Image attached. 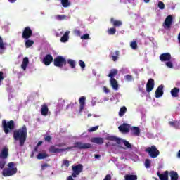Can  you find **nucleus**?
Returning <instances> with one entry per match:
<instances>
[{"mask_svg":"<svg viewBox=\"0 0 180 180\" xmlns=\"http://www.w3.org/2000/svg\"><path fill=\"white\" fill-rule=\"evenodd\" d=\"M71 148H79V150H86L88 148H92V145L91 143H85L82 142H75L74 143V147H68L66 148H57L56 146L51 145L49 148V153H53L56 154L57 153H63V151H67V150H71Z\"/></svg>","mask_w":180,"mask_h":180,"instance_id":"nucleus-1","label":"nucleus"},{"mask_svg":"<svg viewBox=\"0 0 180 180\" xmlns=\"http://www.w3.org/2000/svg\"><path fill=\"white\" fill-rule=\"evenodd\" d=\"M27 139V128L23 125L21 128L13 131V139L15 141H19L20 147H23L26 139Z\"/></svg>","mask_w":180,"mask_h":180,"instance_id":"nucleus-2","label":"nucleus"},{"mask_svg":"<svg viewBox=\"0 0 180 180\" xmlns=\"http://www.w3.org/2000/svg\"><path fill=\"white\" fill-rule=\"evenodd\" d=\"M7 167H8L3 169V176H12V175H15L18 172V168L15 167V162H11L8 163Z\"/></svg>","mask_w":180,"mask_h":180,"instance_id":"nucleus-3","label":"nucleus"},{"mask_svg":"<svg viewBox=\"0 0 180 180\" xmlns=\"http://www.w3.org/2000/svg\"><path fill=\"white\" fill-rule=\"evenodd\" d=\"M2 127L4 133L6 134H8L11 130H13V129H15V122L13 120H11L6 122V120H3Z\"/></svg>","mask_w":180,"mask_h":180,"instance_id":"nucleus-4","label":"nucleus"},{"mask_svg":"<svg viewBox=\"0 0 180 180\" xmlns=\"http://www.w3.org/2000/svg\"><path fill=\"white\" fill-rule=\"evenodd\" d=\"M53 65L55 67H58V68H63L67 65V59L61 56H58L53 60Z\"/></svg>","mask_w":180,"mask_h":180,"instance_id":"nucleus-5","label":"nucleus"},{"mask_svg":"<svg viewBox=\"0 0 180 180\" xmlns=\"http://www.w3.org/2000/svg\"><path fill=\"white\" fill-rule=\"evenodd\" d=\"M145 151L148 153V155L151 158H157L160 155V150L157 148V146L153 145L151 147H148Z\"/></svg>","mask_w":180,"mask_h":180,"instance_id":"nucleus-6","label":"nucleus"},{"mask_svg":"<svg viewBox=\"0 0 180 180\" xmlns=\"http://www.w3.org/2000/svg\"><path fill=\"white\" fill-rule=\"evenodd\" d=\"M72 176L73 178H77V176H78V175H79V174H81V172H82V171H84V165H82V164H78L77 165H73L72 167Z\"/></svg>","mask_w":180,"mask_h":180,"instance_id":"nucleus-7","label":"nucleus"},{"mask_svg":"<svg viewBox=\"0 0 180 180\" xmlns=\"http://www.w3.org/2000/svg\"><path fill=\"white\" fill-rule=\"evenodd\" d=\"M33 36V31L30 27H25L22 31V38L25 39H30Z\"/></svg>","mask_w":180,"mask_h":180,"instance_id":"nucleus-8","label":"nucleus"},{"mask_svg":"<svg viewBox=\"0 0 180 180\" xmlns=\"http://www.w3.org/2000/svg\"><path fill=\"white\" fill-rule=\"evenodd\" d=\"M173 18L172 15H168L163 23V27L165 29H171V25H172Z\"/></svg>","mask_w":180,"mask_h":180,"instance_id":"nucleus-9","label":"nucleus"},{"mask_svg":"<svg viewBox=\"0 0 180 180\" xmlns=\"http://www.w3.org/2000/svg\"><path fill=\"white\" fill-rule=\"evenodd\" d=\"M86 101V97L85 96H82L79 98V113H82V112H84V110L85 109Z\"/></svg>","mask_w":180,"mask_h":180,"instance_id":"nucleus-10","label":"nucleus"},{"mask_svg":"<svg viewBox=\"0 0 180 180\" xmlns=\"http://www.w3.org/2000/svg\"><path fill=\"white\" fill-rule=\"evenodd\" d=\"M118 130H120L121 133H129V131H130V125L129 124L124 123L119 126Z\"/></svg>","mask_w":180,"mask_h":180,"instance_id":"nucleus-11","label":"nucleus"},{"mask_svg":"<svg viewBox=\"0 0 180 180\" xmlns=\"http://www.w3.org/2000/svg\"><path fill=\"white\" fill-rule=\"evenodd\" d=\"M53 60V56H51V54H47L44 58L42 63L43 64H44V65H50V64H51Z\"/></svg>","mask_w":180,"mask_h":180,"instance_id":"nucleus-12","label":"nucleus"},{"mask_svg":"<svg viewBox=\"0 0 180 180\" xmlns=\"http://www.w3.org/2000/svg\"><path fill=\"white\" fill-rule=\"evenodd\" d=\"M154 79H149L146 84V92L149 94L153 89H154Z\"/></svg>","mask_w":180,"mask_h":180,"instance_id":"nucleus-13","label":"nucleus"},{"mask_svg":"<svg viewBox=\"0 0 180 180\" xmlns=\"http://www.w3.org/2000/svg\"><path fill=\"white\" fill-rule=\"evenodd\" d=\"M9 155V149L7 147H4L0 153V158L6 160Z\"/></svg>","mask_w":180,"mask_h":180,"instance_id":"nucleus-14","label":"nucleus"},{"mask_svg":"<svg viewBox=\"0 0 180 180\" xmlns=\"http://www.w3.org/2000/svg\"><path fill=\"white\" fill-rule=\"evenodd\" d=\"M164 85H160L155 91V98H161L164 95Z\"/></svg>","mask_w":180,"mask_h":180,"instance_id":"nucleus-15","label":"nucleus"},{"mask_svg":"<svg viewBox=\"0 0 180 180\" xmlns=\"http://www.w3.org/2000/svg\"><path fill=\"white\" fill-rule=\"evenodd\" d=\"M160 60L162 62L164 61H169L171 60V53H165L160 56Z\"/></svg>","mask_w":180,"mask_h":180,"instance_id":"nucleus-16","label":"nucleus"},{"mask_svg":"<svg viewBox=\"0 0 180 180\" xmlns=\"http://www.w3.org/2000/svg\"><path fill=\"white\" fill-rule=\"evenodd\" d=\"M157 175L159 176L160 180H168L169 172L168 171H165L163 174L158 172Z\"/></svg>","mask_w":180,"mask_h":180,"instance_id":"nucleus-17","label":"nucleus"},{"mask_svg":"<svg viewBox=\"0 0 180 180\" xmlns=\"http://www.w3.org/2000/svg\"><path fill=\"white\" fill-rule=\"evenodd\" d=\"M110 85L115 91L119 89V84H117V80L116 79H110Z\"/></svg>","mask_w":180,"mask_h":180,"instance_id":"nucleus-18","label":"nucleus"},{"mask_svg":"<svg viewBox=\"0 0 180 180\" xmlns=\"http://www.w3.org/2000/svg\"><path fill=\"white\" fill-rule=\"evenodd\" d=\"M105 140H108L109 141H115L117 144H120L121 141L120 138H117L115 136H108L105 138Z\"/></svg>","mask_w":180,"mask_h":180,"instance_id":"nucleus-19","label":"nucleus"},{"mask_svg":"<svg viewBox=\"0 0 180 180\" xmlns=\"http://www.w3.org/2000/svg\"><path fill=\"white\" fill-rule=\"evenodd\" d=\"M179 91H180L179 88H177V87L173 88L170 91L172 98H178V96H179Z\"/></svg>","mask_w":180,"mask_h":180,"instance_id":"nucleus-20","label":"nucleus"},{"mask_svg":"<svg viewBox=\"0 0 180 180\" xmlns=\"http://www.w3.org/2000/svg\"><path fill=\"white\" fill-rule=\"evenodd\" d=\"M91 143H94L95 144H98L101 146L103 143V138H101V137L92 138Z\"/></svg>","mask_w":180,"mask_h":180,"instance_id":"nucleus-21","label":"nucleus"},{"mask_svg":"<svg viewBox=\"0 0 180 180\" xmlns=\"http://www.w3.org/2000/svg\"><path fill=\"white\" fill-rule=\"evenodd\" d=\"M132 136H140V128L139 127H133L131 129Z\"/></svg>","mask_w":180,"mask_h":180,"instance_id":"nucleus-22","label":"nucleus"},{"mask_svg":"<svg viewBox=\"0 0 180 180\" xmlns=\"http://www.w3.org/2000/svg\"><path fill=\"white\" fill-rule=\"evenodd\" d=\"M69 34L70 31H67L65 32L63 36L60 38L61 43H67V41H68V39H70Z\"/></svg>","mask_w":180,"mask_h":180,"instance_id":"nucleus-23","label":"nucleus"},{"mask_svg":"<svg viewBox=\"0 0 180 180\" xmlns=\"http://www.w3.org/2000/svg\"><path fill=\"white\" fill-rule=\"evenodd\" d=\"M110 22L113 25L114 27H120V26H122V25H123L122 21L115 20V18H111Z\"/></svg>","mask_w":180,"mask_h":180,"instance_id":"nucleus-24","label":"nucleus"},{"mask_svg":"<svg viewBox=\"0 0 180 180\" xmlns=\"http://www.w3.org/2000/svg\"><path fill=\"white\" fill-rule=\"evenodd\" d=\"M28 64H29V58L27 57L24 58L22 60V63L21 64V68H22V70L25 71Z\"/></svg>","mask_w":180,"mask_h":180,"instance_id":"nucleus-25","label":"nucleus"},{"mask_svg":"<svg viewBox=\"0 0 180 180\" xmlns=\"http://www.w3.org/2000/svg\"><path fill=\"white\" fill-rule=\"evenodd\" d=\"M169 176L171 178V180H178V179L179 178V176L178 175V172L175 171H170Z\"/></svg>","mask_w":180,"mask_h":180,"instance_id":"nucleus-26","label":"nucleus"},{"mask_svg":"<svg viewBox=\"0 0 180 180\" xmlns=\"http://www.w3.org/2000/svg\"><path fill=\"white\" fill-rule=\"evenodd\" d=\"M117 73H118L117 69L111 70L108 75L109 78H110V79H115V77H116Z\"/></svg>","mask_w":180,"mask_h":180,"instance_id":"nucleus-27","label":"nucleus"},{"mask_svg":"<svg viewBox=\"0 0 180 180\" xmlns=\"http://www.w3.org/2000/svg\"><path fill=\"white\" fill-rule=\"evenodd\" d=\"M33 44H34V40H31L29 39H25V46L26 49H29L30 47H32V46H33Z\"/></svg>","mask_w":180,"mask_h":180,"instance_id":"nucleus-28","label":"nucleus"},{"mask_svg":"<svg viewBox=\"0 0 180 180\" xmlns=\"http://www.w3.org/2000/svg\"><path fill=\"white\" fill-rule=\"evenodd\" d=\"M49 157V154L47 153H41L37 155V160H44V158H47Z\"/></svg>","mask_w":180,"mask_h":180,"instance_id":"nucleus-29","label":"nucleus"},{"mask_svg":"<svg viewBox=\"0 0 180 180\" xmlns=\"http://www.w3.org/2000/svg\"><path fill=\"white\" fill-rule=\"evenodd\" d=\"M125 180H137V175L127 174L124 176Z\"/></svg>","mask_w":180,"mask_h":180,"instance_id":"nucleus-30","label":"nucleus"},{"mask_svg":"<svg viewBox=\"0 0 180 180\" xmlns=\"http://www.w3.org/2000/svg\"><path fill=\"white\" fill-rule=\"evenodd\" d=\"M41 113H49V107L44 103L41 105Z\"/></svg>","mask_w":180,"mask_h":180,"instance_id":"nucleus-31","label":"nucleus"},{"mask_svg":"<svg viewBox=\"0 0 180 180\" xmlns=\"http://www.w3.org/2000/svg\"><path fill=\"white\" fill-rule=\"evenodd\" d=\"M68 64L71 67V68H75L76 63L75 60L72 59H68L67 60Z\"/></svg>","mask_w":180,"mask_h":180,"instance_id":"nucleus-32","label":"nucleus"},{"mask_svg":"<svg viewBox=\"0 0 180 180\" xmlns=\"http://www.w3.org/2000/svg\"><path fill=\"white\" fill-rule=\"evenodd\" d=\"M115 56H112V60L114 62L117 61V60H119V56H120V52L119 51H115Z\"/></svg>","mask_w":180,"mask_h":180,"instance_id":"nucleus-33","label":"nucleus"},{"mask_svg":"<svg viewBox=\"0 0 180 180\" xmlns=\"http://www.w3.org/2000/svg\"><path fill=\"white\" fill-rule=\"evenodd\" d=\"M61 4L63 8H68V6L71 5V3L70 2V0H61Z\"/></svg>","mask_w":180,"mask_h":180,"instance_id":"nucleus-34","label":"nucleus"},{"mask_svg":"<svg viewBox=\"0 0 180 180\" xmlns=\"http://www.w3.org/2000/svg\"><path fill=\"white\" fill-rule=\"evenodd\" d=\"M5 165H6V161L5 159L0 158V169H4V168H5Z\"/></svg>","mask_w":180,"mask_h":180,"instance_id":"nucleus-35","label":"nucleus"},{"mask_svg":"<svg viewBox=\"0 0 180 180\" xmlns=\"http://www.w3.org/2000/svg\"><path fill=\"white\" fill-rule=\"evenodd\" d=\"M169 124L172 126V127H174V129H178L179 126V123H178V122H176V121L174 122L169 121Z\"/></svg>","mask_w":180,"mask_h":180,"instance_id":"nucleus-36","label":"nucleus"},{"mask_svg":"<svg viewBox=\"0 0 180 180\" xmlns=\"http://www.w3.org/2000/svg\"><path fill=\"white\" fill-rule=\"evenodd\" d=\"M108 34L110 36H112V35H113V34H116V28H115V27L108 28Z\"/></svg>","mask_w":180,"mask_h":180,"instance_id":"nucleus-37","label":"nucleus"},{"mask_svg":"<svg viewBox=\"0 0 180 180\" xmlns=\"http://www.w3.org/2000/svg\"><path fill=\"white\" fill-rule=\"evenodd\" d=\"M56 19H57V20H65V19H67V15H56Z\"/></svg>","mask_w":180,"mask_h":180,"instance_id":"nucleus-38","label":"nucleus"},{"mask_svg":"<svg viewBox=\"0 0 180 180\" xmlns=\"http://www.w3.org/2000/svg\"><path fill=\"white\" fill-rule=\"evenodd\" d=\"M0 50H6V47H5V44H4V39L0 35Z\"/></svg>","mask_w":180,"mask_h":180,"instance_id":"nucleus-39","label":"nucleus"},{"mask_svg":"<svg viewBox=\"0 0 180 180\" xmlns=\"http://www.w3.org/2000/svg\"><path fill=\"white\" fill-rule=\"evenodd\" d=\"M61 167H66L68 168V167H70V160H63Z\"/></svg>","mask_w":180,"mask_h":180,"instance_id":"nucleus-40","label":"nucleus"},{"mask_svg":"<svg viewBox=\"0 0 180 180\" xmlns=\"http://www.w3.org/2000/svg\"><path fill=\"white\" fill-rule=\"evenodd\" d=\"M123 144L127 147V148H131V143L126 140H122Z\"/></svg>","mask_w":180,"mask_h":180,"instance_id":"nucleus-41","label":"nucleus"},{"mask_svg":"<svg viewBox=\"0 0 180 180\" xmlns=\"http://www.w3.org/2000/svg\"><path fill=\"white\" fill-rule=\"evenodd\" d=\"M145 167L146 168H150V167H151V160H150V159L145 160Z\"/></svg>","mask_w":180,"mask_h":180,"instance_id":"nucleus-42","label":"nucleus"},{"mask_svg":"<svg viewBox=\"0 0 180 180\" xmlns=\"http://www.w3.org/2000/svg\"><path fill=\"white\" fill-rule=\"evenodd\" d=\"M98 129H99L98 125L90 128L89 129H88V131H89V133H92L94 131H96Z\"/></svg>","mask_w":180,"mask_h":180,"instance_id":"nucleus-43","label":"nucleus"},{"mask_svg":"<svg viewBox=\"0 0 180 180\" xmlns=\"http://www.w3.org/2000/svg\"><path fill=\"white\" fill-rule=\"evenodd\" d=\"M130 46L133 50H136L137 49V42L136 41H132L130 44Z\"/></svg>","mask_w":180,"mask_h":180,"instance_id":"nucleus-44","label":"nucleus"},{"mask_svg":"<svg viewBox=\"0 0 180 180\" xmlns=\"http://www.w3.org/2000/svg\"><path fill=\"white\" fill-rule=\"evenodd\" d=\"M52 139H53V138H52L50 135H48V136H46L44 138V140L45 141H46L47 143H51Z\"/></svg>","mask_w":180,"mask_h":180,"instance_id":"nucleus-45","label":"nucleus"},{"mask_svg":"<svg viewBox=\"0 0 180 180\" xmlns=\"http://www.w3.org/2000/svg\"><path fill=\"white\" fill-rule=\"evenodd\" d=\"M46 168H50V165H49L47 163H44V164L41 165V171H44V169H46Z\"/></svg>","mask_w":180,"mask_h":180,"instance_id":"nucleus-46","label":"nucleus"},{"mask_svg":"<svg viewBox=\"0 0 180 180\" xmlns=\"http://www.w3.org/2000/svg\"><path fill=\"white\" fill-rule=\"evenodd\" d=\"M158 8L160 9H165V4H164V2L162 1H159L158 2Z\"/></svg>","mask_w":180,"mask_h":180,"instance_id":"nucleus-47","label":"nucleus"},{"mask_svg":"<svg viewBox=\"0 0 180 180\" xmlns=\"http://www.w3.org/2000/svg\"><path fill=\"white\" fill-rule=\"evenodd\" d=\"M125 79L127 81H129V82L133 81V75H127L125 76Z\"/></svg>","mask_w":180,"mask_h":180,"instance_id":"nucleus-48","label":"nucleus"},{"mask_svg":"<svg viewBox=\"0 0 180 180\" xmlns=\"http://www.w3.org/2000/svg\"><path fill=\"white\" fill-rule=\"evenodd\" d=\"M127 112V108L126 106H123L120 108L119 113H126Z\"/></svg>","mask_w":180,"mask_h":180,"instance_id":"nucleus-49","label":"nucleus"},{"mask_svg":"<svg viewBox=\"0 0 180 180\" xmlns=\"http://www.w3.org/2000/svg\"><path fill=\"white\" fill-rule=\"evenodd\" d=\"M79 65L81 67V68L84 69L85 68V62H84L82 60H79Z\"/></svg>","mask_w":180,"mask_h":180,"instance_id":"nucleus-50","label":"nucleus"},{"mask_svg":"<svg viewBox=\"0 0 180 180\" xmlns=\"http://www.w3.org/2000/svg\"><path fill=\"white\" fill-rule=\"evenodd\" d=\"M81 39H82L83 40L89 39V34H84L83 36L81 37Z\"/></svg>","mask_w":180,"mask_h":180,"instance_id":"nucleus-51","label":"nucleus"},{"mask_svg":"<svg viewBox=\"0 0 180 180\" xmlns=\"http://www.w3.org/2000/svg\"><path fill=\"white\" fill-rule=\"evenodd\" d=\"M166 65L167 67H168L169 68H172L174 67V65L172 64V62H170L169 60H168L167 63H166Z\"/></svg>","mask_w":180,"mask_h":180,"instance_id":"nucleus-52","label":"nucleus"},{"mask_svg":"<svg viewBox=\"0 0 180 180\" xmlns=\"http://www.w3.org/2000/svg\"><path fill=\"white\" fill-rule=\"evenodd\" d=\"M103 180H112V176H110V174H107Z\"/></svg>","mask_w":180,"mask_h":180,"instance_id":"nucleus-53","label":"nucleus"},{"mask_svg":"<svg viewBox=\"0 0 180 180\" xmlns=\"http://www.w3.org/2000/svg\"><path fill=\"white\" fill-rule=\"evenodd\" d=\"M4 81V72H0V82Z\"/></svg>","mask_w":180,"mask_h":180,"instance_id":"nucleus-54","label":"nucleus"},{"mask_svg":"<svg viewBox=\"0 0 180 180\" xmlns=\"http://www.w3.org/2000/svg\"><path fill=\"white\" fill-rule=\"evenodd\" d=\"M115 143H112L110 142H108L106 144H105V146L106 147H111V146H115Z\"/></svg>","mask_w":180,"mask_h":180,"instance_id":"nucleus-55","label":"nucleus"},{"mask_svg":"<svg viewBox=\"0 0 180 180\" xmlns=\"http://www.w3.org/2000/svg\"><path fill=\"white\" fill-rule=\"evenodd\" d=\"M57 147H64V146H65V143H60L56 145Z\"/></svg>","mask_w":180,"mask_h":180,"instance_id":"nucleus-56","label":"nucleus"},{"mask_svg":"<svg viewBox=\"0 0 180 180\" xmlns=\"http://www.w3.org/2000/svg\"><path fill=\"white\" fill-rule=\"evenodd\" d=\"M72 106H74V103H70L67 105L66 109H69V108H72Z\"/></svg>","mask_w":180,"mask_h":180,"instance_id":"nucleus-57","label":"nucleus"},{"mask_svg":"<svg viewBox=\"0 0 180 180\" xmlns=\"http://www.w3.org/2000/svg\"><path fill=\"white\" fill-rule=\"evenodd\" d=\"M43 144V141H39L38 143L37 144V147H39Z\"/></svg>","mask_w":180,"mask_h":180,"instance_id":"nucleus-58","label":"nucleus"},{"mask_svg":"<svg viewBox=\"0 0 180 180\" xmlns=\"http://www.w3.org/2000/svg\"><path fill=\"white\" fill-rule=\"evenodd\" d=\"M104 91L105 92V94H109V90L106 86H104Z\"/></svg>","mask_w":180,"mask_h":180,"instance_id":"nucleus-59","label":"nucleus"},{"mask_svg":"<svg viewBox=\"0 0 180 180\" xmlns=\"http://www.w3.org/2000/svg\"><path fill=\"white\" fill-rule=\"evenodd\" d=\"M38 150H39V146H36L34 147V149L33 151H34V153H37Z\"/></svg>","mask_w":180,"mask_h":180,"instance_id":"nucleus-60","label":"nucleus"},{"mask_svg":"<svg viewBox=\"0 0 180 180\" xmlns=\"http://www.w3.org/2000/svg\"><path fill=\"white\" fill-rule=\"evenodd\" d=\"M74 177L72 176H69L67 179V180H74Z\"/></svg>","mask_w":180,"mask_h":180,"instance_id":"nucleus-61","label":"nucleus"},{"mask_svg":"<svg viewBox=\"0 0 180 180\" xmlns=\"http://www.w3.org/2000/svg\"><path fill=\"white\" fill-rule=\"evenodd\" d=\"M31 158H33L34 157V151H32L30 155Z\"/></svg>","mask_w":180,"mask_h":180,"instance_id":"nucleus-62","label":"nucleus"},{"mask_svg":"<svg viewBox=\"0 0 180 180\" xmlns=\"http://www.w3.org/2000/svg\"><path fill=\"white\" fill-rule=\"evenodd\" d=\"M95 158H101V155H95Z\"/></svg>","mask_w":180,"mask_h":180,"instance_id":"nucleus-63","label":"nucleus"},{"mask_svg":"<svg viewBox=\"0 0 180 180\" xmlns=\"http://www.w3.org/2000/svg\"><path fill=\"white\" fill-rule=\"evenodd\" d=\"M177 157H178V158H180V150L178 151Z\"/></svg>","mask_w":180,"mask_h":180,"instance_id":"nucleus-64","label":"nucleus"}]
</instances>
